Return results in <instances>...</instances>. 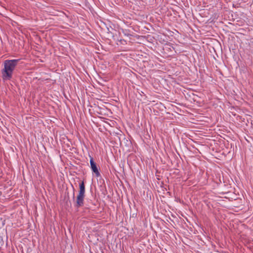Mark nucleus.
Returning a JSON list of instances; mask_svg holds the SVG:
<instances>
[{"label": "nucleus", "mask_w": 253, "mask_h": 253, "mask_svg": "<svg viewBox=\"0 0 253 253\" xmlns=\"http://www.w3.org/2000/svg\"><path fill=\"white\" fill-rule=\"evenodd\" d=\"M84 192L85 191H79V193L77 197V204L79 206H81L83 204Z\"/></svg>", "instance_id": "nucleus-2"}, {"label": "nucleus", "mask_w": 253, "mask_h": 253, "mask_svg": "<svg viewBox=\"0 0 253 253\" xmlns=\"http://www.w3.org/2000/svg\"><path fill=\"white\" fill-rule=\"evenodd\" d=\"M168 193L169 194V195H170V192H168Z\"/></svg>", "instance_id": "nucleus-5"}, {"label": "nucleus", "mask_w": 253, "mask_h": 253, "mask_svg": "<svg viewBox=\"0 0 253 253\" xmlns=\"http://www.w3.org/2000/svg\"><path fill=\"white\" fill-rule=\"evenodd\" d=\"M90 164L91 169L92 171L97 176H98L100 175L99 172L96 166L95 163L93 161V160L92 158H90Z\"/></svg>", "instance_id": "nucleus-3"}, {"label": "nucleus", "mask_w": 253, "mask_h": 253, "mask_svg": "<svg viewBox=\"0 0 253 253\" xmlns=\"http://www.w3.org/2000/svg\"><path fill=\"white\" fill-rule=\"evenodd\" d=\"M17 60H7L4 62V68L1 71L2 78L4 81L9 80L17 64Z\"/></svg>", "instance_id": "nucleus-1"}, {"label": "nucleus", "mask_w": 253, "mask_h": 253, "mask_svg": "<svg viewBox=\"0 0 253 253\" xmlns=\"http://www.w3.org/2000/svg\"><path fill=\"white\" fill-rule=\"evenodd\" d=\"M80 190H84V183H82L80 184Z\"/></svg>", "instance_id": "nucleus-4"}]
</instances>
